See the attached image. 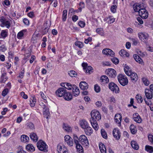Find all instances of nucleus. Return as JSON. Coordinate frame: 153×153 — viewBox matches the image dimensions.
<instances>
[{
	"label": "nucleus",
	"instance_id": "obj_1",
	"mask_svg": "<svg viewBox=\"0 0 153 153\" xmlns=\"http://www.w3.org/2000/svg\"><path fill=\"white\" fill-rule=\"evenodd\" d=\"M91 118L90 119V121L93 128L96 130H97L99 126L97 121L101 119V116L99 112L97 111L93 110L91 113Z\"/></svg>",
	"mask_w": 153,
	"mask_h": 153
},
{
	"label": "nucleus",
	"instance_id": "obj_2",
	"mask_svg": "<svg viewBox=\"0 0 153 153\" xmlns=\"http://www.w3.org/2000/svg\"><path fill=\"white\" fill-rule=\"evenodd\" d=\"M37 146L40 150L45 152H48V146L43 140H39L37 143Z\"/></svg>",
	"mask_w": 153,
	"mask_h": 153
},
{
	"label": "nucleus",
	"instance_id": "obj_3",
	"mask_svg": "<svg viewBox=\"0 0 153 153\" xmlns=\"http://www.w3.org/2000/svg\"><path fill=\"white\" fill-rule=\"evenodd\" d=\"M124 70L125 73L128 76H138L137 74L134 72H132L129 67L126 65H125Z\"/></svg>",
	"mask_w": 153,
	"mask_h": 153
},
{
	"label": "nucleus",
	"instance_id": "obj_4",
	"mask_svg": "<svg viewBox=\"0 0 153 153\" xmlns=\"http://www.w3.org/2000/svg\"><path fill=\"white\" fill-rule=\"evenodd\" d=\"M1 26L2 27L5 26L7 28H9L10 25L9 21L7 19L3 16L0 17Z\"/></svg>",
	"mask_w": 153,
	"mask_h": 153
},
{
	"label": "nucleus",
	"instance_id": "obj_5",
	"mask_svg": "<svg viewBox=\"0 0 153 153\" xmlns=\"http://www.w3.org/2000/svg\"><path fill=\"white\" fill-rule=\"evenodd\" d=\"M139 15L143 19H146L148 16V13L147 10L143 7L140 8L138 12Z\"/></svg>",
	"mask_w": 153,
	"mask_h": 153
},
{
	"label": "nucleus",
	"instance_id": "obj_6",
	"mask_svg": "<svg viewBox=\"0 0 153 153\" xmlns=\"http://www.w3.org/2000/svg\"><path fill=\"white\" fill-rule=\"evenodd\" d=\"M79 142L83 146H89V142L87 137L84 135H82L79 137Z\"/></svg>",
	"mask_w": 153,
	"mask_h": 153
},
{
	"label": "nucleus",
	"instance_id": "obj_7",
	"mask_svg": "<svg viewBox=\"0 0 153 153\" xmlns=\"http://www.w3.org/2000/svg\"><path fill=\"white\" fill-rule=\"evenodd\" d=\"M82 66L83 68L84 71L86 73L91 74L93 71V68L90 66H88L87 63L83 62L82 64Z\"/></svg>",
	"mask_w": 153,
	"mask_h": 153
},
{
	"label": "nucleus",
	"instance_id": "obj_8",
	"mask_svg": "<svg viewBox=\"0 0 153 153\" xmlns=\"http://www.w3.org/2000/svg\"><path fill=\"white\" fill-rule=\"evenodd\" d=\"M108 87L112 91L115 93H118L120 92V89L118 86L114 82L110 83L109 84Z\"/></svg>",
	"mask_w": 153,
	"mask_h": 153
},
{
	"label": "nucleus",
	"instance_id": "obj_9",
	"mask_svg": "<svg viewBox=\"0 0 153 153\" xmlns=\"http://www.w3.org/2000/svg\"><path fill=\"white\" fill-rule=\"evenodd\" d=\"M69 90H72L73 96L75 97L78 96L80 94V91L77 87L75 85H72V87Z\"/></svg>",
	"mask_w": 153,
	"mask_h": 153
},
{
	"label": "nucleus",
	"instance_id": "obj_10",
	"mask_svg": "<svg viewBox=\"0 0 153 153\" xmlns=\"http://www.w3.org/2000/svg\"><path fill=\"white\" fill-rule=\"evenodd\" d=\"M65 143L70 146H73L74 141L73 139L69 135H66L64 137Z\"/></svg>",
	"mask_w": 153,
	"mask_h": 153
},
{
	"label": "nucleus",
	"instance_id": "obj_11",
	"mask_svg": "<svg viewBox=\"0 0 153 153\" xmlns=\"http://www.w3.org/2000/svg\"><path fill=\"white\" fill-rule=\"evenodd\" d=\"M66 91L65 88H60L57 89L56 92V94L57 96L60 97H63Z\"/></svg>",
	"mask_w": 153,
	"mask_h": 153
},
{
	"label": "nucleus",
	"instance_id": "obj_12",
	"mask_svg": "<svg viewBox=\"0 0 153 153\" xmlns=\"http://www.w3.org/2000/svg\"><path fill=\"white\" fill-rule=\"evenodd\" d=\"M118 79L120 84L123 86L128 84V80L126 77H118Z\"/></svg>",
	"mask_w": 153,
	"mask_h": 153
},
{
	"label": "nucleus",
	"instance_id": "obj_13",
	"mask_svg": "<svg viewBox=\"0 0 153 153\" xmlns=\"http://www.w3.org/2000/svg\"><path fill=\"white\" fill-rule=\"evenodd\" d=\"M105 73L109 76H115L116 75V71L112 68H108L106 69Z\"/></svg>",
	"mask_w": 153,
	"mask_h": 153
},
{
	"label": "nucleus",
	"instance_id": "obj_14",
	"mask_svg": "<svg viewBox=\"0 0 153 153\" xmlns=\"http://www.w3.org/2000/svg\"><path fill=\"white\" fill-rule=\"evenodd\" d=\"M57 150L59 153H68L67 148L65 146H61L60 145L57 146Z\"/></svg>",
	"mask_w": 153,
	"mask_h": 153
},
{
	"label": "nucleus",
	"instance_id": "obj_15",
	"mask_svg": "<svg viewBox=\"0 0 153 153\" xmlns=\"http://www.w3.org/2000/svg\"><path fill=\"white\" fill-rule=\"evenodd\" d=\"M138 36L140 40L143 41L145 39L146 40H148L149 37L148 34L146 33H138Z\"/></svg>",
	"mask_w": 153,
	"mask_h": 153
},
{
	"label": "nucleus",
	"instance_id": "obj_16",
	"mask_svg": "<svg viewBox=\"0 0 153 153\" xmlns=\"http://www.w3.org/2000/svg\"><path fill=\"white\" fill-rule=\"evenodd\" d=\"M113 134L116 140H118L120 137V133L117 128H114L113 131Z\"/></svg>",
	"mask_w": 153,
	"mask_h": 153
},
{
	"label": "nucleus",
	"instance_id": "obj_17",
	"mask_svg": "<svg viewBox=\"0 0 153 153\" xmlns=\"http://www.w3.org/2000/svg\"><path fill=\"white\" fill-rule=\"evenodd\" d=\"M26 29H24L19 32L17 34V38L19 39H23L25 37V34L27 32Z\"/></svg>",
	"mask_w": 153,
	"mask_h": 153
},
{
	"label": "nucleus",
	"instance_id": "obj_18",
	"mask_svg": "<svg viewBox=\"0 0 153 153\" xmlns=\"http://www.w3.org/2000/svg\"><path fill=\"white\" fill-rule=\"evenodd\" d=\"M133 118L135 121L137 123H140L141 122V117L137 113H135L133 114Z\"/></svg>",
	"mask_w": 153,
	"mask_h": 153
},
{
	"label": "nucleus",
	"instance_id": "obj_19",
	"mask_svg": "<svg viewBox=\"0 0 153 153\" xmlns=\"http://www.w3.org/2000/svg\"><path fill=\"white\" fill-rule=\"evenodd\" d=\"M79 85L81 89L82 90H86L88 88V84L85 81L81 82L79 84Z\"/></svg>",
	"mask_w": 153,
	"mask_h": 153
},
{
	"label": "nucleus",
	"instance_id": "obj_20",
	"mask_svg": "<svg viewBox=\"0 0 153 153\" xmlns=\"http://www.w3.org/2000/svg\"><path fill=\"white\" fill-rule=\"evenodd\" d=\"M114 119L117 123L119 124V126H121V121L122 120V116L121 115L119 114H116L114 117Z\"/></svg>",
	"mask_w": 153,
	"mask_h": 153
},
{
	"label": "nucleus",
	"instance_id": "obj_21",
	"mask_svg": "<svg viewBox=\"0 0 153 153\" xmlns=\"http://www.w3.org/2000/svg\"><path fill=\"white\" fill-rule=\"evenodd\" d=\"M149 89H145V95L148 99H151L153 97V94L151 93H150Z\"/></svg>",
	"mask_w": 153,
	"mask_h": 153
},
{
	"label": "nucleus",
	"instance_id": "obj_22",
	"mask_svg": "<svg viewBox=\"0 0 153 153\" xmlns=\"http://www.w3.org/2000/svg\"><path fill=\"white\" fill-rule=\"evenodd\" d=\"M73 94L72 95L71 93L67 92L65 93L63 97L65 100H71L72 98V97Z\"/></svg>",
	"mask_w": 153,
	"mask_h": 153
},
{
	"label": "nucleus",
	"instance_id": "obj_23",
	"mask_svg": "<svg viewBox=\"0 0 153 153\" xmlns=\"http://www.w3.org/2000/svg\"><path fill=\"white\" fill-rule=\"evenodd\" d=\"M80 125L82 128L83 129L86 128L88 126L87 122L84 119L80 121Z\"/></svg>",
	"mask_w": 153,
	"mask_h": 153
},
{
	"label": "nucleus",
	"instance_id": "obj_24",
	"mask_svg": "<svg viewBox=\"0 0 153 153\" xmlns=\"http://www.w3.org/2000/svg\"><path fill=\"white\" fill-rule=\"evenodd\" d=\"M26 149L27 151L31 152H32L35 150L34 147L31 144L27 145L26 147Z\"/></svg>",
	"mask_w": 153,
	"mask_h": 153
},
{
	"label": "nucleus",
	"instance_id": "obj_25",
	"mask_svg": "<svg viewBox=\"0 0 153 153\" xmlns=\"http://www.w3.org/2000/svg\"><path fill=\"white\" fill-rule=\"evenodd\" d=\"M30 137L33 141L36 142L38 140V138L36 134L32 132L30 134Z\"/></svg>",
	"mask_w": 153,
	"mask_h": 153
},
{
	"label": "nucleus",
	"instance_id": "obj_26",
	"mask_svg": "<svg viewBox=\"0 0 153 153\" xmlns=\"http://www.w3.org/2000/svg\"><path fill=\"white\" fill-rule=\"evenodd\" d=\"M61 85L65 88L68 90L71 89V87H72V85L68 83H63L61 84Z\"/></svg>",
	"mask_w": 153,
	"mask_h": 153
},
{
	"label": "nucleus",
	"instance_id": "obj_27",
	"mask_svg": "<svg viewBox=\"0 0 153 153\" xmlns=\"http://www.w3.org/2000/svg\"><path fill=\"white\" fill-rule=\"evenodd\" d=\"M85 134L88 135H90L93 132L92 128L88 126L86 128H85Z\"/></svg>",
	"mask_w": 153,
	"mask_h": 153
},
{
	"label": "nucleus",
	"instance_id": "obj_28",
	"mask_svg": "<svg viewBox=\"0 0 153 153\" xmlns=\"http://www.w3.org/2000/svg\"><path fill=\"white\" fill-rule=\"evenodd\" d=\"M75 144L78 152L79 153H83V149L82 146L79 143Z\"/></svg>",
	"mask_w": 153,
	"mask_h": 153
},
{
	"label": "nucleus",
	"instance_id": "obj_29",
	"mask_svg": "<svg viewBox=\"0 0 153 153\" xmlns=\"http://www.w3.org/2000/svg\"><path fill=\"white\" fill-rule=\"evenodd\" d=\"M63 128L65 131L68 132H70L72 129V128L68 124L64 123L63 124Z\"/></svg>",
	"mask_w": 153,
	"mask_h": 153
},
{
	"label": "nucleus",
	"instance_id": "obj_30",
	"mask_svg": "<svg viewBox=\"0 0 153 153\" xmlns=\"http://www.w3.org/2000/svg\"><path fill=\"white\" fill-rule=\"evenodd\" d=\"M131 144L132 147L134 149L136 150H137L138 149L139 146L136 141L132 140L131 141Z\"/></svg>",
	"mask_w": 153,
	"mask_h": 153
},
{
	"label": "nucleus",
	"instance_id": "obj_31",
	"mask_svg": "<svg viewBox=\"0 0 153 153\" xmlns=\"http://www.w3.org/2000/svg\"><path fill=\"white\" fill-rule=\"evenodd\" d=\"M99 148L101 153H106V149L105 146L102 143L99 145Z\"/></svg>",
	"mask_w": 153,
	"mask_h": 153
},
{
	"label": "nucleus",
	"instance_id": "obj_32",
	"mask_svg": "<svg viewBox=\"0 0 153 153\" xmlns=\"http://www.w3.org/2000/svg\"><path fill=\"white\" fill-rule=\"evenodd\" d=\"M29 139V137L25 135H22L21 136V140L22 142L26 143L28 142Z\"/></svg>",
	"mask_w": 153,
	"mask_h": 153
},
{
	"label": "nucleus",
	"instance_id": "obj_33",
	"mask_svg": "<svg viewBox=\"0 0 153 153\" xmlns=\"http://www.w3.org/2000/svg\"><path fill=\"white\" fill-rule=\"evenodd\" d=\"M49 110L48 108H47L43 110V114L44 115V117L47 119L48 118V117L50 115V113Z\"/></svg>",
	"mask_w": 153,
	"mask_h": 153
},
{
	"label": "nucleus",
	"instance_id": "obj_34",
	"mask_svg": "<svg viewBox=\"0 0 153 153\" xmlns=\"http://www.w3.org/2000/svg\"><path fill=\"white\" fill-rule=\"evenodd\" d=\"M130 130L131 133L133 134H135L137 132V130L136 127L133 124H131L130 127Z\"/></svg>",
	"mask_w": 153,
	"mask_h": 153
},
{
	"label": "nucleus",
	"instance_id": "obj_35",
	"mask_svg": "<svg viewBox=\"0 0 153 153\" xmlns=\"http://www.w3.org/2000/svg\"><path fill=\"white\" fill-rule=\"evenodd\" d=\"M142 6L141 4H134L133 6V8L135 12H139V10L140 8H141L142 7Z\"/></svg>",
	"mask_w": 153,
	"mask_h": 153
},
{
	"label": "nucleus",
	"instance_id": "obj_36",
	"mask_svg": "<svg viewBox=\"0 0 153 153\" xmlns=\"http://www.w3.org/2000/svg\"><path fill=\"white\" fill-rule=\"evenodd\" d=\"M100 81L103 84L107 83L109 82L108 77H101Z\"/></svg>",
	"mask_w": 153,
	"mask_h": 153
},
{
	"label": "nucleus",
	"instance_id": "obj_37",
	"mask_svg": "<svg viewBox=\"0 0 153 153\" xmlns=\"http://www.w3.org/2000/svg\"><path fill=\"white\" fill-rule=\"evenodd\" d=\"M145 150L147 152L152 153L153 152V147L149 145H146L145 146Z\"/></svg>",
	"mask_w": 153,
	"mask_h": 153
},
{
	"label": "nucleus",
	"instance_id": "obj_38",
	"mask_svg": "<svg viewBox=\"0 0 153 153\" xmlns=\"http://www.w3.org/2000/svg\"><path fill=\"white\" fill-rule=\"evenodd\" d=\"M30 105L31 107H34L36 103V99L35 97H32L31 98L30 100Z\"/></svg>",
	"mask_w": 153,
	"mask_h": 153
},
{
	"label": "nucleus",
	"instance_id": "obj_39",
	"mask_svg": "<svg viewBox=\"0 0 153 153\" xmlns=\"http://www.w3.org/2000/svg\"><path fill=\"white\" fill-rule=\"evenodd\" d=\"M130 39L131 40L132 42V44L136 46L137 45L138 43H139V40L137 38H132Z\"/></svg>",
	"mask_w": 153,
	"mask_h": 153
},
{
	"label": "nucleus",
	"instance_id": "obj_40",
	"mask_svg": "<svg viewBox=\"0 0 153 153\" xmlns=\"http://www.w3.org/2000/svg\"><path fill=\"white\" fill-rule=\"evenodd\" d=\"M134 58L135 61L139 63H141L142 60L141 58L138 55H134Z\"/></svg>",
	"mask_w": 153,
	"mask_h": 153
},
{
	"label": "nucleus",
	"instance_id": "obj_41",
	"mask_svg": "<svg viewBox=\"0 0 153 153\" xmlns=\"http://www.w3.org/2000/svg\"><path fill=\"white\" fill-rule=\"evenodd\" d=\"M1 34V36L3 39H4L8 36L7 32L6 30H2Z\"/></svg>",
	"mask_w": 153,
	"mask_h": 153
},
{
	"label": "nucleus",
	"instance_id": "obj_42",
	"mask_svg": "<svg viewBox=\"0 0 153 153\" xmlns=\"http://www.w3.org/2000/svg\"><path fill=\"white\" fill-rule=\"evenodd\" d=\"M142 79L145 85L148 86L150 82L146 77H143Z\"/></svg>",
	"mask_w": 153,
	"mask_h": 153
},
{
	"label": "nucleus",
	"instance_id": "obj_43",
	"mask_svg": "<svg viewBox=\"0 0 153 153\" xmlns=\"http://www.w3.org/2000/svg\"><path fill=\"white\" fill-rule=\"evenodd\" d=\"M67 10H64L63 11L62 19L63 21H65L67 18Z\"/></svg>",
	"mask_w": 153,
	"mask_h": 153
},
{
	"label": "nucleus",
	"instance_id": "obj_44",
	"mask_svg": "<svg viewBox=\"0 0 153 153\" xmlns=\"http://www.w3.org/2000/svg\"><path fill=\"white\" fill-rule=\"evenodd\" d=\"M73 138L75 144H78L79 142V138L76 134H74L73 135Z\"/></svg>",
	"mask_w": 153,
	"mask_h": 153
},
{
	"label": "nucleus",
	"instance_id": "obj_45",
	"mask_svg": "<svg viewBox=\"0 0 153 153\" xmlns=\"http://www.w3.org/2000/svg\"><path fill=\"white\" fill-rule=\"evenodd\" d=\"M136 98L137 99L138 102L139 103H142L143 100L142 97L139 95V94H137L136 96Z\"/></svg>",
	"mask_w": 153,
	"mask_h": 153
},
{
	"label": "nucleus",
	"instance_id": "obj_46",
	"mask_svg": "<svg viewBox=\"0 0 153 153\" xmlns=\"http://www.w3.org/2000/svg\"><path fill=\"white\" fill-rule=\"evenodd\" d=\"M75 44L76 46L78 47L79 48H82L83 46L82 42L79 41L75 42Z\"/></svg>",
	"mask_w": 153,
	"mask_h": 153
},
{
	"label": "nucleus",
	"instance_id": "obj_47",
	"mask_svg": "<svg viewBox=\"0 0 153 153\" xmlns=\"http://www.w3.org/2000/svg\"><path fill=\"white\" fill-rule=\"evenodd\" d=\"M96 32L101 36L104 35L103 31L102 28H98L96 30Z\"/></svg>",
	"mask_w": 153,
	"mask_h": 153
},
{
	"label": "nucleus",
	"instance_id": "obj_48",
	"mask_svg": "<svg viewBox=\"0 0 153 153\" xmlns=\"http://www.w3.org/2000/svg\"><path fill=\"white\" fill-rule=\"evenodd\" d=\"M117 6L116 5L114 4L112 5L111 8V11L113 13H114L116 12Z\"/></svg>",
	"mask_w": 153,
	"mask_h": 153
},
{
	"label": "nucleus",
	"instance_id": "obj_49",
	"mask_svg": "<svg viewBox=\"0 0 153 153\" xmlns=\"http://www.w3.org/2000/svg\"><path fill=\"white\" fill-rule=\"evenodd\" d=\"M69 75L70 76H75L74 75H77V73L74 70H71L68 72Z\"/></svg>",
	"mask_w": 153,
	"mask_h": 153
},
{
	"label": "nucleus",
	"instance_id": "obj_50",
	"mask_svg": "<svg viewBox=\"0 0 153 153\" xmlns=\"http://www.w3.org/2000/svg\"><path fill=\"white\" fill-rule=\"evenodd\" d=\"M17 152V153H26L23 149L22 147L20 146H19L18 148Z\"/></svg>",
	"mask_w": 153,
	"mask_h": 153
},
{
	"label": "nucleus",
	"instance_id": "obj_51",
	"mask_svg": "<svg viewBox=\"0 0 153 153\" xmlns=\"http://www.w3.org/2000/svg\"><path fill=\"white\" fill-rule=\"evenodd\" d=\"M27 126L31 129H34V126L33 124L31 122H29L27 124Z\"/></svg>",
	"mask_w": 153,
	"mask_h": 153
},
{
	"label": "nucleus",
	"instance_id": "obj_52",
	"mask_svg": "<svg viewBox=\"0 0 153 153\" xmlns=\"http://www.w3.org/2000/svg\"><path fill=\"white\" fill-rule=\"evenodd\" d=\"M101 134L102 136L104 138L106 139L107 137V135L106 132L103 129H101Z\"/></svg>",
	"mask_w": 153,
	"mask_h": 153
},
{
	"label": "nucleus",
	"instance_id": "obj_53",
	"mask_svg": "<svg viewBox=\"0 0 153 153\" xmlns=\"http://www.w3.org/2000/svg\"><path fill=\"white\" fill-rule=\"evenodd\" d=\"M94 89L95 91L97 93H99L100 91V87L97 84L94 85Z\"/></svg>",
	"mask_w": 153,
	"mask_h": 153
},
{
	"label": "nucleus",
	"instance_id": "obj_54",
	"mask_svg": "<svg viewBox=\"0 0 153 153\" xmlns=\"http://www.w3.org/2000/svg\"><path fill=\"white\" fill-rule=\"evenodd\" d=\"M8 89L5 88L4 89L2 92V95L3 97H5L8 92Z\"/></svg>",
	"mask_w": 153,
	"mask_h": 153
},
{
	"label": "nucleus",
	"instance_id": "obj_55",
	"mask_svg": "<svg viewBox=\"0 0 153 153\" xmlns=\"http://www.w3.org/2000/svg\"><path fill=\"white\" fill-rule=\"evenodd\" d=\"M149 140L151 143V144H153V135L152 134H149L148 136Z\"/></svg>",
	"mask_w": 153,
	"mask_h": 153
},
{
	"label": "nucleus",
	"instance_id": "obj_56",
	"mask_svg": "<svg viewBox=\"0 0 153 153\" xmlns=\"http://www.w3.org/2000/svg\"><path fill=\"white\" fill-rule=\"evenodd\" d=\"M112 61L115 64H118L119 62V59L115 57H114L111 59Z\"/></svg>",
	"mask_w": 153,
	"mask_h": 153
},
{
	"label": "nucleus",
	"instance_id": "obj_57",
	"mask_svg": "<svg viewBox=\"0 0 153 153\" xmlns=\"http://www.w3.org/2000/svg\"><path fill=\"white\" fill-rule=\"evenodd\" d=\"M126 53V51L124 49L121 50L119 52L120 55L122 56H123Z\"/></svg>",
	"mask_w": 153,
	"mask_h": 153
},
{
	"label": "nucleus",
	"instance_id": "obj_58",
	"mask_svg": "<svg viewBox=\"0 0 153 153\" xmlns=\"http://www.w3.org/2000/svg\"><path fill=\"white\" fill-rule=\"evenodd\" d=\"M78 24L79 26L81 27H85V24L83 21H80L79 22Z\"/></svg>",
	"mask_w": 153,
	"mask_h": 153
},
{
	"label": "nucleus",
	"instance_id": "obj_59",
	"mask_svg": "<svg viewBox=\"0 0 153 153\" xmlns=\"http://www.w3.org/2000/svg\"><path fill=\"white\" fill-rule=\"evenodd\" d=\"M110 49L108 48L104 49L102 51V53L106 55H108V51H109Z\"/></svg>",
	"mask_w": 153,
	"mask_h": 153
},
{
	"label": "nucleus",
	"instance_id": "obj_60",
	"mask_svg": "<svg viewBox=\"0 0 153 153\" xmlns=\"http://www.w3.org/2000/svg\"><path fill=\"white\" fill-rule=\"evenodd\" d=\"M23 23L25 25H28L29 24V21L26 18H24L23 20Z\"/></svg>",
	"mask_w": 153,
	"mask_h": 153
},
{
	"label": "nucleus",
	"instance_id": "obj_61",
	"mask_svg": "<svg viewBox=\"0 0 153 153\" xmlns=\"http://www.w3.org/2000/svg\"><path fill=\"white\" fill-rule=\"evenodd\" d=\"M27 15L31 18H33L34 17V13L33 12H30L27 14Z\"/></svg>",
	"mask_w": 153,
	"mask_h": 153
},
{
	"label": "nucleus",
	"instance_id": "obj_62",
	"mask_svg": "<svg viewBox=\"0 0 153 153\" xmlns=\"http://www.w3.org/2000/svg\"><path fill=\"white\" fill-rule=\"evenodd\" d=\"M21 95L23 98L25 99H27V96L26 94H25V93L24 92H22L21 93Z\"/></svg>",
	"mask_w": 153,
	"mask_h": 153
},
{
	"label": "nucleus",
	"instance_id": "obj_63",
	"mask_svg": "<svg viewBox=\"0 0 153 153\" xmlns=\"http://www.w3.org/2000/svg\"><path fill=\"white\" fill-rule=\"evenodd\" d=\"M109 51H108V55L113 56L114 54V53L111 49H110Z\"/></svg>",
	"mask_w": 153,
	"mask_h": 153
},
{
	"label": "nucleus",
	"instance_id": "obj_64",
	"mask_svg": "<svg viewBox=\"0 0 153 153\" xmlns=\"http://www.w3.org/2000/svg\"><path fill=\"white\" fill-rule=\"evenodd\" d=\"M78 19V16L76 15H74L72 17V20L74 22H76Z\"/></svg>",
	"mask_w": 153,
	"mask_h": 153
}]
</instances>
